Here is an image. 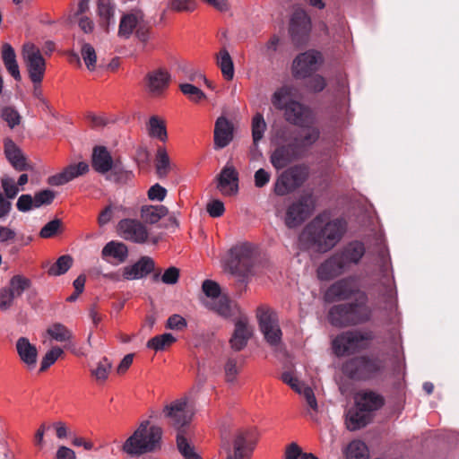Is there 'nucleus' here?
Returning <instances> with one entry per match:
<instances>
[{
  "instance_id": "obj_23",
  "label": "nucleus",
  "mask_w": 459,
  "mask_h": 459,
  "mask_svg": "<svg viewBox=\"0 0 459 459\" xmlns=\"http://www.w3.org/2000/svg\"><path fill=\"white\" fill-rule=\"evenodd\" d=\"M4 154L12 166L18 171H23L31 169L26 162L22 151L17 147L13 140L6 138L4 140Z\"/></svg>"
},
{
  "instance_id": "obj_47",
  "label": "nucleus",
  "mask_w": 459,
  "mask_h": 459,
  "mask_svg": "<svg viewBox=\"0 0 459 459\" xmlns=\"http://www.w3.org/2000/svg\"><path fill=\"white\" fill-rule=\"evenodd\" d=\"M73 264V258L69 255H61L55 264L48 269V273L51 276H59L65 273Z\"/></svg>"
},
{
  "instance_id": "obj_31",
  "label": "nucleus",
  "mask_w": 459,
  "mask_h": 459,
  "mask_svg": "<svg viewBox=\"0 0 459 459\" xmlns=\"http://www.w3.org/2000/svg\"><path fill=\"white\" fill-rule=\"evenodd\" d=\"M369 420L370 414L355 405L347 412L345 424L349 430L354 431L365 427Z\"/></svg>"
},
{
  "instance_id": "obj_11",
  "label": "nucleus",
  "mask_w": 459,
  "mask_h": 459,
  "mask_svg": "<svg viewBox=\"0 0 459 459\" xmlns=\"http://www.w3.org/2000/svg\"><path fill=\"white\" fill-rule=\"evenodd\" d=\"M315 208L311 196H302L287 208L284 222L290 228H297L310 216Z\"/></svg>"
},
{
  "instance_id": "obj_21",
  "label": "nucleus",
  "mask_w": 459,
  "mask_h": 459,
  "mask_svg": "<svg viewBox=\"0 0 459 459\" xmlns=\"http://www.w3.org/2000/svg\"><path fill=\"white\" fill-rule=\"evenodd\" d=\"M233 138L232 124L224 117H220L214 127V146L216 149L226 147Z\"/></svg>"
},
{
  "instance_id": "obj_46",
  "label": "nucleus",
  "mask_w": 459,
  "mask_h": 459,
  "mask_svg": "<svg viewBox=\"0 0 459 459\" xmlns=\"http://www.w3.org/2000/svg\"><path fill=\"white\" fill-rule=\"evenodd\" d=\"M176 342V338L173 334L166 333L160 335L154 336L150 339L146 344L147 348L160 351L165 350Z\"/></svg>"
},
{
  "instance_id": "obj_1",
  "label": "nucleus",
  "mask_w": 459,
  "mask_h": 459,
  "mask_svg": "<svg viewBox=\"0 0 459 459\" xmlns=\"http://www.w3.org/2000/svg\"><path fill=\"white\" fill-rule=\"evenodd\" d=\"M346 229L345 220L342 218L331 220L330 213L324 212L306 226L300 235V240L310 244L316 250L325 253L338 244Z\"/></svg>"
},
{
  "instance_id": "obj_51",
  "label": "nucleus",
  "mask_w": 459,
  "mask_h": 459,
  "mask_svg": "<svg viewBox=\"0 0 459 459\" xmlns=\"http://www.w3.org/2000/svg\"><path fill=\"white\" fill-rule=\"evenodd\" d=\"M300 395H302L305 398L307 404L308 406V412L311 418L314 419L315 414L318 411V404L313 389L304 385L301 388Z\"/></svg>"
},
{
  "instance_id": "obj_3",
  "label": "nucleus",
  "mask_w": 459,
  "mask_h": 459,
  "mask_svg": "<svg viewBox=\"0 0 459 459\" xmlns=\"http://www.w3.org/2000/svg\"><path fill=\"white\" fill-rule=\"evenodd\" d=\"M161 437L162 429L160 427L150 425L149 420H143L125 441L122 450L131 456L152 452L160 446Z\"/></svg>"
},
{
  "instance_id": "obj_26",
  "label": "nucleus",
  "mask_w": 459,
  "mask_h": 459,
  "mask_svg": "<svg viewBox=\"0 0 459 459\" xmlns=\"http://www.w3.org/2000/svg\"><path fill=\"white\" fill-rule=\"evenodd\" d=\"M252 333V328L245 318H241L235 323V329L230 338V345L235 351L242 350Z\"/></svg>"
},
{
  "instance_id": "obj_4",
  "label": "nucleus",
  "mask_w": 459,
  "mask_h": 459,
  "mask_svg": "<svg viewBox=\"0 0 459 459\" xmlns=\"http://www.w3.org/2000/svg\"><path fill=\"white\" fill-rule=\"evenodd\" d=\"M255 250L249 243H242L233 247L230 257L225 261L224 270L236 278L238 282H247L253 273Z\"/></svg>"
},
{
  "instance_id": "obj_58",
  "label": "nucleus",
  "mask_w": 459,
  "mask_h": 459,
  "mask_svg": "<svg viewBox=\"0 0 459 459\" xmlns=\"http://www.w3.org/2000/svg\"><path fill=\"white\" fill-rule=\"evenodd\" d=\"M56 194L54 191L49 189H45L39 191L34 195V207L39 208L43 205L50 204L55 199Z\"/></svg>"
},
{
  "instance_id": "obj_61",
  "label": "nucleus",
  "mask_w": 459,
  "mask_h": 459,
  "mask_svg": "<svg viewBox=\"0 0 459 459\" xmlns=\"http://www.w3.org/2000/svg\"><path fill=\"white\" fill-rule=\"evenodd\" d=\"M1 117L8 124L10 128H13L21 123L20 114L13 108H4Z\"/></svg>"
},
{
  "instance_id": "obj_40",
  "label": "nucleus",
  "mask_w": 459,
  "mask_h": 459,
  "mask_svg": "<svg viewBox=\"0 0 459 459\" xmlns=\"http://www.w3.org/2000/svg\"><path fill=\"white\" fill-rule=\"evenodd\" d=\"M310 28V19L303 10H297L290 20V31L292 33H306Z\"/></svg>"
},
{
  "instance_id": "obj_56",
  "label": "nucleus",
  "mask_w": 459,
  "mask_h": 459,
  "mask_svg": "<svg viewBox=\"0 0 459 459\" xmlns=\"http://www.w3.org/2000/svg\"><path fill=\"white\" fill-rule=\"evenodd\" d=\"M63 352V350L57 346H55L49 350L42 358L40 370L44 371L48 368L57 360Z\"/></svg>"
},
{
  "instance_id": "obj_41",
  "label": "nucleus",
  "mask_w": 459,
  "mask_h": 459,
  "mask_svg": "<svg viewBox=\"0 0 459 459\" xmlns=\"http://www.w3.org/2000/svg\"><path fill=\"white\" fill-rule=\"evenodd\" d=\"M46 333L52 341L58 342H69L73 338L71 330L60 323L51 325Z\"/></svg>"
},
{
  "instance_id": "obj_15",
  "label": "nucleus",
  "mask_w": 459,
  "mask_h": 459,
  "mask_svg": "<svg viewBox=\"0 0 459 459\" xmlns=\"http://www.w3.org/2000/svg\"><path fill=\"white\" fill-rule=\"evenodd\" d=\"M117 232L124 239L138 244L146 242L149 237L146 227L133 219L121 220L117 225Z\"/></svg>"
},
{
  "instance_id": "obj_28",
  "label": "nucleus",
  "mask_w": 459,
  "mask_h": 459,
  "mask_svg": "<svg viewBox=\"0 0 459 459\" xmlns=\"http://www.w3.org/2000/svg\"><path fill=\"white\" fill-rule=\"evenodd\" d=\"M355 405L370 414L373 411L378 410L384 403L383 398L373 392H360L355 397Z\"/></svg>"
},
{
  "instance_id": "obj_52",
  "label": "nucleus",
  "mask_w": 459,
  "mask_h": 459,
  "mask_svg": "<svg viewBox=\"0 0 459 459\" xmlns=\"http://www.w3.org/2000/svg\"><path fill=\"white\" fill-rule=\"evenodd\" d=\"M177 444L179 452L185 459H199V456L195 453L193 447L180 431L177 435Z\"/></svg>"
},
{
  "instance_id": "obj_59",
  "label": "nucleus",
  "mask_w": 459,
  "mask_h": 459,
  "mask_svg": "<svg viewBox=\"0 0 459 459\" xmlns=\"http://www.w3.org/2000/svg\"><path fill=\"white\" fill-rule=\"evenodd\" d=\"M1 184L4 192V195L6 198L13 199L20 192V189L18 186L14 183V180L8 176H4L2 178Z\"/></svg>"
},
{
  "instance_id": "obj_2",
  "label": "nucleus",
  "mask_w": 459,
  "mask_h": 459,
  "mask_svg": "<svg viewBox=\"0 0 459 459\" xmlns=\"http://www.w3.org/2000/svg\"><path fill=\"white\" fill-rule=\"evenodd\" d=\"M298 99V90L292 86L284 85L273 92L271 101L276 109L283 111L287 122L298 126L314 124L312 112Z\"/></svg>"
},
{
  "instance_id": "obj_16",
  "label": "nucleus",
  "mask_w": 459,
  "mask_h": 459,
  "mask_svg": "<svg viewBox=\"0 0 459 459\" xmlns=\"http://www.w3.org/2000/svg\"><path fill=\"white\" fill-rule=\"evenodd\" d=\"M360 292L358 289L357 282L354 279L349 278L339 281L333 284L326 291L325 298L329 301L348 299L352 295L358 299V293Z\"/></svg>"
},
{
  "instance_id": "obj_39",
  "label": "nucleus",
  "mask_w": 459,
  "mask_h": 459,
  "mask_svg": "<svg viewBox=\"0 0 459 459\" xmlns=\"http://www.w3.org/2000/svg\"><path fill=\"white\" fill-rule=\"evenodd\" d=\"M168 209L164 205H145L141 209V217L148 223L154 224L168 214Z\"/></svg>"
},
{
  "instance_id": "obj_32",
  "label": "nucleus",
  "mask_w": 459,
  "mask_h": 459,
  "mask_svg": "<svg viewBox=\"0 0 459 459\" xmlns=\"http://www.w3.org/2000/svg\"><path fill=\"white\" fill-rule=\"evenodd\" d=\"M204 305L218 315L226 318L234 316L238 311L237 305L229 300L225 296H221L213 301H205Z\"/></svg>"
},
{
  "instance_id": "obj_64",
  "label": "nucleus",
  "mask_w": 459,
  "mask_h": 459,
  "mask_svg": "<svg viewBox=\"0 0 459 459\" xmlns=\"http://www.w3.org/2000/svg\"><path fill=\"white\" fill-rule=\"evenodd\" d=\"M17 209L25 212L34 209V198L30 195H22L16 203Z\"/></svg>"
},
{
  "instance_id": "obj_34",
  "label": "nucleus",
  "mask_w": 459,
  "mask_h": 459,
  "mask_svg": "<svg viewBox=\"0 0 459 459\" xmlns=\"http://www.w3.org/2000/svg\"><path fill=\"white\" fill-rule=\"evenodd\" d=\"M329 321L336 326H344L351 325V322H356V317H351L348 305L333 306L329 311Z\"/></svg>"
},
{
  "instance_id": "obj_60",
  "label": "nucleus",
  "mask_w": 459,
  "mask_h": 459,
  "mask_svg": "<svg viewBox=\"0 0 459 459\" xmlns=\"http://www.w3.org/2000/svg\"><path fill=\"white\" fill-rule=\"evenodd\" d=\"M62 227V221L59 219H55L48 222L39 232V236L43 238H49L54 237Z\"/></svg>"
},
{
  "instance_id": "obj_36",
  "label": "nucleus",
  "mask_w": 459,
  "mask_h": 459,
  "mask_svg": "<svg viewBox=\"0 0 459 459\" xmlns=\"http://www.w3.org/2000/svg\"><path fill=\"white\" fill-rule=\"evenodd\" d=\"M169 75L165 71H154L148 74V90L152 94H160L169 84Z\"/></svg>"
},
{
  "instance_id": "obj_42",
  "label": "nucleus",
  "mask_w": 459,
  "mask_h": 459,
  "mask_svg": "<svg viewBox=\"0 0 459 459\" xmlns=\"http://www.w3.org/2000/svg\"><path fill=\"white\" fill-rule=\"evenodd\" d=\"M30 285L31 281L29 278L22 274H15L9 280L8 285L4 287L9 289L16 298H19Z\"/></svg>"
},
{
  "instance_id": "obj_30",
  "label": "nucleus",
  "mask_w": 459,
  "mask_h": 459,
  "mask_svg": "<svg viewBox=\"0 0 459 459\" xmlns=\"http://www.w3.org/2000/svg\"><path fill=\"white\" fill-rule=\"evenodd\" d=\"M357 302L349 304V310L351 317H356L358 321L351 322V325L364 323L370 318L371 309L367 306V296L364 292L358 293Z\"/></svg>"
},
{
  "instance_id": "obj_19",
  "label": "nucleus",
  "mask_w": 459,
  "mask_h": 459,
  "mask_svg": "<svg viewBox=\"0 0 459 459\" xmlns=\"http://www.w3.org/2000/svg\"><path fill=\"white\" fill-rule=\"evenodd\" d=\"M154 265L151 257L143 256L134 264L123 268V278L127 281L142 279L153 271Z\"/></svg>"
},
{
  "instance_id": "obj_49",
  "label": "nucleus",
  "mask_w": 459,
  "mask_h": 459,
  "mask_svg": "<svg viewBox=\"0 0 459 459\" xmlns=\"http://www.w3.org/2000/svg\"><path fill=\"white\" fill-rule=\"evenodd\" d=\"M267 125L262 114L257 113L252 118V138L255 145L264 137Z\"/></svg>"
},
{
  "instance_id": "obj_44",
  "label": "nucleus",
  "mask_w": 459,
  "mask_h": 459,
  "mask_svg": "<svg viewBox=\"0 0 459 459\" xmlns=\"http://www.w3.org/2000/svg\"><path fill=\"white\" fill-rule=\"evenodd\" d=\"M112 366V362L107 357H103L91 369V374L97 382L103 383L108 379Z\"/></svg>"
},
{
  "instance_id": "obj_62",
  "label": "nucleus",
  "mask_w": 459,
  "mask_h": 459,
  "mask_svg": "<svg viewBox=\"0 0 459 459\" xmlns=\"http://www.w3.org/2000/svg\"><path fill=\"white\" fill-rule=\"evenodd\" d=\"M281 379L296 393L301 394V388L305 384L300 382L291 372H284L281 376Z\"/></svg>"
},
{
  "instance_id": "obj_24",
  "label": "nucleus",
  "mask_w": 459,
  "mask_h": 459,
  "mask_svg": "<svg viewBox=\"0 0 459 459\" xmlns=\"http://www.w3.org/2000/svg\"><path fill=\"white\" fill-rule=\"evenodd\" d=\"M16 351L21 360L30 368H34L38 359V350L26 337H20L16 342Z\"/></svg>"
},
{
  "instance_id": "obj_54",
  "label": "nucleus",
  "mask_w": 459,
  "mask_h": 459,
  "mask_svg": "<svg viewBox=\"0 0 459 459\" xmlns=\"http://www.w3.org/2000/svg\"><path fill=\"white\" fill-rule=\"evenodd\" d=\"M181 91L187 96L192 101L198 102L206 98V95L198 87L190 83L180 84Z\"/></svg>"
},
{
  "instance_id": "obj_45",
  "label": "nucleus",
  "mask_w": 459,
  "mask_h": 459,
  "mask_svg": "<svg viewBox=\"0 0 459 459\" xmlns=\"http://www.w3.org/2000/svg\"><path fill=\"white\" fill-rule=\"evenodd\" d=\"M115 7L109 2L100 0L98 3V14L100 19V24L107 29L110 24H114Z\"/></svg>"
},
{
  "instance_id": "obj_10",
  "label": "nucleus",
  "mask_w": 459,
  "mask_h": 459,
  "mask_svg": "<svg viewBox=\"0 0 459 459\" xmlns=\"http://www.w3.org/2000/svg\"><path fill=\"white\" fill-rule=\"evenodd\" d=\"M163 413L169 420V424L178 430L188 425L193 418V411L188 406V400L186 397L175 400L167 404Z\"/></svg>"
},
{
  "instance_id": "obj_8",
  "label": "nucleus",
  "mask_w": 459,
  "mask_h": 459,
  "mask_svg": "<svg viewBox=\"0 0 459 459\" xmlns=\"http://www.w3.org/2000/svg\"><path fill=\"white\" fill-rule=\"evenodd\" d=\"M255 445L256 441L248 432H238L234 437V449L231 451L230 440L226 437H221V449L227 453L226 459H250Z\"/></svg>"
},
{
  "instance_id": "obj_25",
  "label": "nucleus",
  "mask_w": 459,
  "mask_h": 459,
  "mask_svg": "<svg viewBox=\"0 0 459 459\" xmlns=\"http://www.w3.org/2000/svg\"><path fill=\"white\" fill-rule=\"evenodd\" d=\"M365 247L359 241H352L347 244L338 254L343 261L347 269L357 264L365 254Z\"/></svg>"
},
{
  "instance_id": "obj_50",
  "label": "nucleus",
  "mask_w": 459,
  "mask_h": 459,
  "mask_svg": "<svg viewBox=\"0 0 459 459\" xmlns=\"http://www.w3.org/2000/svg\"><path fill=\"white\" fill-rule=\"evenodd\" d=\"M82 58L89 71H94L97 63V55L94 48L89 43H83L81 48Z\"/></svg>"
},
{
  "instance_id": "obj_35",
  "label": "nucleus",
  "mask_w": 459,
  "mask_h": 459,
  "mask_svg": "<svg viewBox=\"0 0 459 459\" xmlns=\"http://www.w3.org/2000/svg\"><path fill=\"white\" fill-rule=\"evenodd\" d=\"M2 58L8 73L14 78V80L21 81L22 76L16 60L15 52L12 46L8 43L3 45Z\"/></svg>"
},
{
  "instance_id": "obj_27",
  "label": "nucleus",
  "mask_w": 459,
  "mask_h": 459,
  "mask_svg": "<svg viewBox=\"0 0 459 459\" xmlns=\"http://www.w3.org/2000/svg\"><path fill=\"white\" fill-rule=\"evenodd\" d=\"M101 256L108 262H110L109 258H113L117 264H122L128 256V249L124 243L112 240L104 246Z\"/></svg>"
},
{
  "instance_id": "obj_22",
  "label": "nucleus",
  "mask_w": 459,
  "mask_h": 459,
  "mask_svg": "<svg viewBox=\"0 0 459 459\" xmlns=\"http://www.w3.org/2000/svg\"><path fill=\"white\" fill-rule=\"evenodd\" d=\"M338 253L324 262L317 269V275L321 280H328L340 275L347 270Z\"/></svg>"
},
{
  "instance_id": "obj_43",
  "label": "nucleus",
  "mask_w": 459,
  "mask_h": 459,
  "mask_svg": "<svg viewBox=\"0 0 459 459\" xmlns=\"http://www.w3.org/2000/svg\"><path fill=\"white\" fill-rule=\"evenodd\" d=\"M217 65L221 68L222 75L226 80H232L234 77V65L230 53L225 48L217 55Z\"/></svg>"
},
{
  "instance_id": "obj_6",
  "label": "nucleus",
  "mask_w": 459,
  "mask_h": 459,
  "mask_svg": "<svg viewBox=\"0 0 459 459\" xmlns=\"http://www.w3.org/2000/svg\"><path fill=\"white\" fill-rule=\"evenodd\" d=\"M133 33H135L142 42H146L150 38V25L144 20L143 13L139 10L124 13L120 19L118 36L129 39Z\"/></svg>"
},
{
  "instance_id": "obj_18",
  "label": "nucleus",
  "mask_w": 459,
  "mask_h": 459,
  "mask_svg": "<svg viewBox=\"0 0 459 459\" xmlns=\"http://www.w3.org/2000/svg\"><path fill=\"white\" fill-rule=\"evenodd\" d=\"M89 170V165L81 161L76 164L67 166L62 172L53 175L48 178V183L54 186H63L74 178L86 174Z\"/></svg>"
},
{
  "instance_id": "obj_38",
  "label": "nucleus",
  "mask_w": 459,
  "mask_h": 459,
  "mask_svg": "<svg viewBox=\"0 0 459 459\" xmlns=\"http://www.w3.org/2000/svg\"><path fill=\"white\" fill-rule=\"evenodd\" d=\"M147 132L150 137L165 143L168 139L165 121L157 116L150 117L147 123Z\"/></svg>"
},
{
  "instance_id": "obj_29",
  "label": "nucleus",
  "mask_w": 459,
  "mask_h": 459,
  "mask_svg": "<svg viewBox=\"0 0 459 459\" xmlns=\"http://www.w3.org/2000/svg\"><path fill=\"white\" fill-rule=\"evenodd\" d=\"M114 164L109 152L103 146H97L92 152V167L100 173H108Z\"/></svg>"
},
{
  "instance_id": "obj_48",
  "label": "nucleus",
  "mask_w": 459,
  "mask_h": 459,
  "mask_svg": "<svg viewBox=\"0 0 459 459\" xmlns=\"http://www.w3.org/2000/svg\"><path fill=\"white\" fill-rule=\"evenodd\" d=\"M155 167L160 178L166 177L171 169L170 160L164 148H159L157 151Z\"/></svg>"
},
{
  "instance_id": "obj_53",
  "label": "nucleus",
  "mask_w": 459,
  "mask_h": 459,
  "mask_svg": "<svg viewBox=\"0 0 459 459\" xmlns=\"http://www.w3.org/2000/svg\"><path fill=\"white\" fill-rule=\"evenodd\" d=\"M108 172L110 173L108 175L107 178L115 182L126 181L131 176L129 171L126 170L119 163L117 162L112 165V168Z\"/></svg>"
},
{
  "instance_id": "obj_7",
  "label": "nucleus",
  "mask_w": 459,
  "mask_h": 459,
  "mask_svg": "<svg viewBox=\"0 0 459 459\" xmlns=\"http://www.w3.org/2000/svg\"><path fill=\"white\" fill-rule=\"evenodd\" d=\"M259 328L266 342L272 347H279L281 343L282 332L275 311L265 306L256 309Z\"/></svg>"
},
{
  "instance_id": "obj_17",
  "label": "nucleus",
  "mask_w": 459,
  "mask_h": 459,
  "mask_svg": "<svg viewBox=\"0 0 459 459\" xmlns=\"http://www.w3.org/2000/svg\"><path fill=\"white\" fill-rule=\"evenodd\" d=\"M217 189L224 195H234L238 191V174L230 164L221 169L217 177Z\"/></svg>"
},
{
  "instance_id": "obj_9",
  "label": "nucleus",
  "mask_w": 459,
  "mask_h": 459,
  "mask_svg": "<svg viewBox=\"0 0 459 459\" xmlns=\"http://www.w3.org/2000/svg\"><path fill=\"white\" fill-rule=\"evenodd\" d=\"M22 55L31 82L41 83L46 71V61L39 48L32 43H26Z\"/></svg>"
},
{
  "instance_id": "obj_12",
  "label": "nucleus",
  "mask_w": 459,
  "mask_h": 459,
  "mask_svg": "<svg viewBox=\"0 0 459 459\" xmlns=\"http://www.w3.org/2000/svg\"><path fill=\"white\" fill-rule=\"evenodd\" d=\"M305 179V169L297 166L292 167L283 171L277 178L273 191L277 195H286L300 186Z\"/></svg>"
},
{
  "instance_id": "obj_33",
  "label": "nucleus",
  "mask_w": 459,
  "mask_h": 459,
  "mask_svg": "<svg viewBox=\"0 0 459 459\" xmlns=\"http://www.w3.org/2000/svg\"><path fill=\"white\" fill-rule=\"evenodd\" d=\"M352 366L357 367L356 372H351L352 377H355L357 374H372L380 370V368H382V364L380 361L373 359H367L364 357L357 358L349 362L345 367V370L349 371V368Z\"/></svg>"
},
{
  "instance_id": "obj_13",
  "label": "nucleus",
  "mask_w": 459,
  "mask_h": 459,
  "mask_svg": "<svg viewBox=\"0 0 459 459\" xmlns=\"http://www.w3.org/2000/svg\"><path fill=\"white\" fill-rule=\"evenodd\" d=\"M368 337L358 332H347L333 341V349L337 356L352 354L367 344Z\"/></svg>"
},
{
  "instance_id": "obj_57",
  "label": "nucleus",
  "mask_w": 459,
  "mask_h": 459,
  "mask_svg": "<svg viewBox=\"0 0 459 459\" xmlns=\"http://www.w3.org/2000/svg\"><path fill=\"white\" fill-rule=\"evenodd\" d=\"M202 289L205 296L209 299L208 301H213L221 297V288L219 284L211 280H205L203 282Z\"/></svg>"
},
{
  "instance_id": "obj_5",
  "label": "nucleus",
  "mask_w": 459,
  "mask_h": 459,
  "mask_svg": "<svg viewBox=\"0 0 459 459\" xmlns=\"http://www.w3.org/2000/svg\"><path fill=\"white\" fill-rule=\"evenodd\" d=\"M273 141L277 148L272 152L270 161L277 170L284 169L300 155L290 141V131L287 127L283 126L277 129Z\"/></svg>"
},
{
  "instance_id": "obj_20",
  "label": "nucleus",
  "mask_w": 459,
  "mask_h": 459,
  "mask_svg": "<svg viewBox=\"0 0 459 459\" xmlns=\"http://www.w3.org/2000/svg\"><path fill=\"white\" fill-rule=\"evenodd\" d=\"M301 127L302 130L299 134L290 139L300 154L311 147L318 140L320 134L319 129L314 124Z\"/></svg>"
},
{
  "instance_id": "obj_63",
  "label": "nucleus",
  "mask_w": 459,
  "mask_h": 459,
  "mask_svg": "<svg viewBox=\"0 0 459 459\" xmlns=\"http://www.w3.org/2000/svg\"><path fill=\"white\" fill-rule=\"evenodd\" d=\"M224 371L227 382L234 383L238 373L237 361L232 359H228L224 367Z\"/></svg>"
},
{
  "instance_id": "obj_37",
  "label": "nucleus",
  "mask_w": 459,
  "mask_h": 459,
  "mask_svg": "<svg viewBox=\"0 0 459 459\" xmlns=\"http://www.w3.org/2000/svg\"><path fill=\"white\" fill-rule=\"evenodd\" d=\"M343 455L346 459H369L368 446L359 439L351 441L343 449Z\"/></svg>"
},
{
  "instance_id": "obj_14",
  "label": "nucleus",
  "mask_w": 459,
  "mask_h": 459,
  "mask_svg": "<svg viewBox=\"0 0 459 459\" xmlns=\"http://www.w3.org/2000/svg\"><path fill=\"white\" fill-rule=\"evenodd\" d=\"M322 63L319 52L309 50L299 55L293 61L292 73L296 78H306L316 72Z\"/></svg>"
},
{
  "instance_id": "obj_55",
  "label": "nucleus",
  "mask_w": 459,
  "mask_h": 459,
  "mask_svg": "<svg viewBox=\"0 0 459 459\" xmlns=\"http://www.w3.org/2000/svg\"><path fill=\"white\" fill-rule=\"evenodd\" d=\"M17 298L5 287L0 289V311L7 312L14 305Z\"/></svg>"
}]
</instances>
